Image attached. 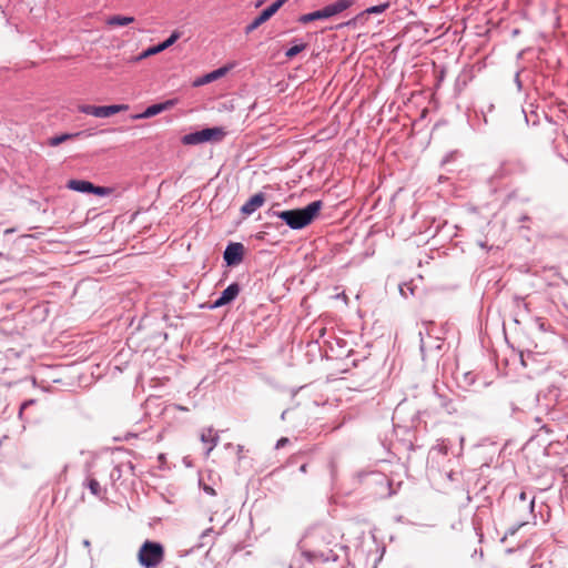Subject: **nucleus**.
I'll return each mask as SVG.
<instances>
[{
    "mask_svg": "<svg viewBox=\"0 0 568 568\" xmlns=\"http://www.w3.org/2000/svg\"><path fill=\"white\" fill-rule=\"evenodd\" d=\"M128 109H129L128 104H114V105H101V106L97 105L93 116L109 118L119 112L126 111Z\"/></svg>",
    "mask_w": 568,
    "mask_h": 568,
    "instance_id": "obj_11",
    "label": "nucleus"
},
{
    "mask_svg": "<svg viewBox=\"0 0 568 568\" xmlns=\"http://www.w3.org/2000/svg\"><path fill=\"white\" fill-rule=\"evenodd\" d=\"M244 246L241 243H231L224 251V260L227 265H236L242 262Z\"/></svg>",
    "mask_w": 568,
    "mask_h": 568,
    "instance_id": "obj_6",
    "label": "nucleus"
},
{
    "mask_svg": "<svg viewBox=\"0 0 568 568\" xmlns=\"http://www.w3.org/2000/svg\"><path fill=\"white\" fill-rule=\"evenodd\" d=\"M300 470L302 473H306L307 471V465L306 464H303L301 467H300Z\"/></svg>",
    "mask_w": 568,
    "mask_h": 568,
    "instance_id": "obj_30",
    "label": "nucleus"
},
{
    "mask_svg": "<svg viewBox=\"0 0 568 568\" xmlns=\"http://www.w3.org/2000/svg\"><path fill=\"white\" fill-rule=\"evenodd\" d=\"M200 439L202 443L209 445L207 454H210L213 450V448L216 446V444L219 442V436L212 427H209V428L202 429V432L200 434Z\"/></svg>",
    "mask_w": 568,
    "mask_h": 568,
    "instance_id": "obj_13",
    "label": "nucleus"
},
{
    "mask_svg": "<svg viewBox=\"0 0 568 568\" xmlns=\"http://www.w3.org/2000/svg\"><path fill=\"white\" fill-rule=\"evenodd\" d=\"M180 36L181 34L179 31H173L172 34L165 41H163L162 43H160L158 45H154V47H151V48L144 50L140 55H138L134 59V61H141L143 59H146L151 55L158 54V53L166 50L168 48L173 45L179 40Z\"/></svg>",
    "mask_w": 568,
    "mask_h": 568,
    "instance_id": "obj_5",
    "label": "nucleus"
},
{
    "mask_svg": "<svg viewBox=\"0 0 568 568\" xmlns=\"http://www.w3.org/2000/svg\"><path fill=\"white\" fill-rule=\"evenodd\" d=\"M288 0H276L268 8L263 10L268 19H271Z\"/></svg>",
    "mask_w": 568,
    "mask_h": 568,
    "instance_id": "obj_19",
    "label": "nucleus"
},
{
    "mask_svg": "<svg viewBox=\"0 0 568 568\" xmlns=\"http://www.w3.org/2000/svg\"><path fill=\"white\" fill-rule=\"evenodd\" d=\"M288 0H276L268 8L263 10L268 19H271Z\"/></svg>",
    "mask_w": 568,
    "mask_h": 568,
    "instance_id": "obj_20",
    "label": "nucleus"
},
{
    "mask_svg": "<svg viewBox=\"0 0 568 568\" xmlns=\"http://www.w3.org/2000/svg\"><path fill=\"white\" fill-rule=\"evenodd\" d=\"M270 19L266 17V14L262 11L250 24L245 27V33L248 34L253 32L255 29H257L260 26L268 21Z\"/></svg>",
    "mask_w": 568,
    "mask_h": 568,
    "instance_id": "obj_16",
    "label": "nucleus"
},
{
    "mask_svg": "<svg viewBox=\"0 0 568 568\" xmlns=\"http://www.w3.org/2000/svg\"><path fill=\"white\" fill-rule=\"evenodd\" d=\"M87 487L90 489L91 494L97 497H102L104 490L102 489L100 483L94 477L87 478Z\"/></svg>",
    "mask_w": 568,
    "mask_h": 568,
    "instance_id": "obj_17",
    "label": "nucleus"
},
{
    "mask_svg": "<svg viewBox=\"0 0 568 568\" xmlns=\"http://www.w3.org/2000/svg\"><path fill=\"white\" fill-rule=\"evenodd\" d=\"M352 0H337L336 2L328 4L321 9L322 19H328L336 16L352 6Z\"/></svg>",
    "mask_w": 568,
    "mask_h": 568,
    "instance_id": "obj_8",
    "label": "nucleus"
},
{
    "mask_svg": "<svg viewBox=\"0 0 568 568\" xmlns=\"http://www.w3.org/2000/svg\"><path fill=\"white\" fill-rule=\"evenodd\" d=\"M558 419L562 422H568V406L564 415L561 417H558Z\"/></svg>",
    "mask_w": 568,
    "mask_h": 568,
    "instance_id": "obj_27",
    "label": "nucleus"
},
{
    "mask_svg": "<svg viewBox=\"0 0 568 568\" xmlns=\"http://www.w3.org/2000/svg\"><path fill=\"white\" fill-rule=\"evenodd\" d=\"M240 293L239 284L233 283L229 285L221 294V296L214 302L213 307H221L232 302Z\"/></svg>",
    "mask_w": 568,
    "mask_h": 568,
    "instance_id": "obj_9",
    "label": "nucleus"
},
{
    "mask_svg": "<svg viewBox=\"0 0 568 568\" xmlns=\"http://www.w3.org/2000/svg\"><path fill=\"white\" fill-rule=\"evenodd\" d=\"M288 0H276L268 8L263 10L268 19H271Z\"/></svg>",
    "mask_w": 568,
    "mask_h": 568,
    "instance_id": "obj_21",
    "label": "nucleus"
},
{
    "mask_svg": "<svg viewBox=\"0 0 568 568\" xmlns=\"http://www.w3.org/2000/svg\"><path fill=\"white\" fill-rule=\"evenodd\" d=\"M68 189L82 192V193H93L99 196H106L112 193L111 187L105 186H97L93 183L84 180H70L67 184Z\"/></svg>",
    "mask_w": 568,
    "mask_h": 568,
    "instance_id": "obj_4",
    "label": "nucleus"
},
{
    "mask_svg": "<svg viewBox=\"0 0 568 568\" xmlns=\"http://www.w3.org/2000/svg\"><path fill=\"white\" fill-rule=\"evenodd\" d=\"M223 134L224 132L220 128H209L184 135L182 142L185 145H195L212 140H219Z\"/></svg>",
    "mask_w": 568,
    "mask_h": 568,
    "instance_id": "obj_3",
    "label": "nucleus"
},
{
    "mask_svg": "<svg viewBox=\"0 0 568 568\" xmlns=\"http://www.w3.org/2000/svg\"><path fill=\"white\" fill-rule=\"evenodd\" d=\"M288 0H276L268 8L263 10L268 19H271Z\"/></svg>",
    "mask_w": 568,
    "mask_h": 568,
    "instance_id": "obj_18",
    "label": "nucleus"
},
{
    "mask_svg": "<svg viewBox=\"0 0 568 568\" xmlns=\"http://www.w3.org/2000/svg\"><path fill=\"white\" fill-rule=\"evenodd\" d=\"M95 106L97 105H91V104H82V105H79V111L81 113H84V114H90V115H94V111H95Z\"/></svg>",
    "mask_w": 568,
    "mask_h": 568,
    "instance_id": "obj_25",
    "label": "nucleus"
},
{
    "mask_svg": "<svg viewBox=\"0 0 568 568\" xmlns=\"http://www.w3.org/2000/svg\"><path fill=\"white\" fill-rule=\"evenodd\" d=\"M134 21L133 17L113 16L106 20V24L111 27L128 26Z\"/></svg>",
    "mask_w": 568,
    "mask_h": 568,
    "instance_id": "obj_14",
    "label": "nucleus"
},
{
    "mask_svg": "<svg viewBox=\"0 0 568 568\" xmlns=\"http://www.w3.org/2000/svg\"><path fill=\"white\" fill-rule=\"evenodd\" d=\"M264 202L265 195L263 193H256L241 207V212L245 215H250L260 209Z\"/></svg>",
    "mask_w": 568,
    "mask_h": 568,
    "instance_id": "obj_12",
    "label": "nucleus"
},
{
    "mask_svg": "<svg viewBox=\"0 0 568 568\" xmlns=\"http://www.w3.org/2000/svg\"><path fill=\"white\" fill-rule=\"evenodd\" d=\"M287 442H288V439H287V438H285V437L281 438V439L277 442V444H276V448L283 447L284 445H286V444H287Z\"/></svg>",
    "mask_w": 568,
    "mask_h": 568,
    "instance_id": "obj_26",
    "label": "nucleus"
},
{
    "mask_svg": "<svg viewBox=\"0 0 568 568\" xmlns=\"http://www.w3.org/2000/svg\"><path fill=\"white\" fill-rule=\"evenodd\" d=\"M322 201H314L303 209L287 210L276 213L291 229L300 230L310 225L322 210Z\"/></svg>",
    "mask_w": 568,
    "mask_h": 568,
    "instance_id": "obj_1",
    "label": "nucleus"
},
{
    "mask_svg": "<svg viewBox=\"0 0 568 568\" xmlns=\"http://www.w3.org/2000/svg\"><path fill=\"white\" fill-rule=\"evenodd\" d=\"M519 499L521 503L526 504L527 503V495L525 491H521L520 495H519Z\"/></svg>",
    "mask_w": 568,
    "mask_h": 568,
    "instance_id": "obj_28",
    "label": "nucleus"
},
{
    "mask_svg": "<svg viewBox=\"0 0 568 568\" xmlns=\"http://www.w3.org/2000/svg\"><path fill=\"white\" fill-rule=\"evenodd\" d=\"M306 47H307L306 43L295 44L286 51L285 55H286V58L292 59L295 55H297L298 53H301L302 51H304L306 49Z\"/></svg>",
    "mask_w": 568,
    "mask_h": 568,
    "instance_id": "obj_23",
    "label": "nucleus"
},
{
    "mask_svg": "<svg viewBox=\"0 0 568 568\" xmlns=\"http://www.w3.org/2000/svg\"><path fill=\"white\" fill-rule=\"evenodd\" d=\"M315 20H322L321 10H317V11H314V12H310V13H306V14H302L298 18V22H301L303 24L310 23V22L315 21Z\"/></svg>",
    "mask_w": 568,
    "mask_h": 568,
    "instance_id": "obj_22",
    "label": "nucleus"
},
{
    "mask_svg": "<svg viewBox=\"0 0 568 568\" xmlns=\"http://www.w3.org/2000/svg\"><path fill=\"white\" fill-rule=\"evenodd\" d=\"M175 105V100H168L162 103L150 105L143 113L132 115L133 120L152 118L163 111H166Z\"/></svg>",
    "mask_w": 568,
    "mask_h": 568,
    "instance_id": "obj_7",
    "label": "nucleus"
},
{
    "mask_svg": "<svg viewBox=\"0 0 568 568\" xmlns=\"http://www.w3.org/2000/svg\"><path fill=\"white\" fill-rule=\"evenodd\" d=\"M542 429H545L547 433H549V429L547 428V426H542Z\"/></svg>",
    "mask_w": 568,
    "mask_h": 568,
    "instance_id": "obj_31",
    "label": "nucleus"
},
{
    "mask_svg": "<svg viewBox=\"0 0 568 568\" xmlns=\"http://www.w3.org/2000/svg\"><path fill=\"white\" fill-rule=\"evenodd\" d=\"M80 134H81L80 132H77V133H64L61 135L52 136L48 140V144L50 146H58L65 141H69L71 139L79 136Z\"/></svg>",
    "mask_w": 568,
    "mask_h": 568,
    "instance_id": "obj_15",
    "label": "nucleus"
},
{
    "mask_svg": "<svg viewBox=\"0 0 568 568\" xmlns=\"http://www.w3.org/2000/svg\"><path fill=\"white\" fill-rule=\"evenodd\" d=\"M164 559V548L161 544L146 540L142 544L138 560L145 568H155Z\"/></svg>",
    "mask_w": 568,
    "mask_h": 568,
    "instance_id": "obj_2",
    "label": "nucleus"
},
{
    "mask_svg": "<svg viewBox=\"0 0 568 568\" xmlns=\"http://www.w3.org/2000/svg\"><path fill=\"white\" fill-rule=\"evenodd\" d=\"M229 71H230V67L219 68V69L194 80L193 87L197 88V87L211 83L215 80H219L222 77H224Z\"/></svg>",
    "mask_w": 568,
    "mask_h": 568,
    "instance_id": "obj_10",
    "label": "nucleus"
},
{
    "mask_svg": "<svg viewBox=\"0 0 568 568\" xmlns=\"http://www.w3.org/2000/svg\"><path fill=\"white\" fill-rule=\"evenodd\" d=\"M389 8V2H385L378 6L369 7L365 10L367 14L382 13Z\"/></svg>",
    "mask_w": 568,
    "mask_h": 568,
    "instance_id": "obj_24",
    "label": "nucleus"
},
{
    "mask_svg": "<svg viewBox=\"0 0 568 568\" xmlns=\"http://www.w3.org/2000/svg\"><path fill=\"white\" fill-rule=\"evenodd\" d=\"M532 507H534V500H530V501L527 504V509H528L529 511H531V510H532Z\"/></svg>",
    "mask_w": 568,
    "mask_h": 568,
    "instance_id": "obj_29",
    "label": "nucleus"
}]
</instances>
